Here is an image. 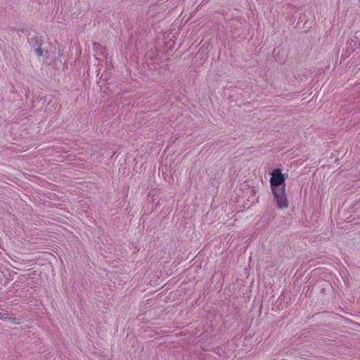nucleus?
Returning <instances> with one entry per match:
<instances>
[{
	"instance_id": "f257e3e1",
	"label": "nucleus",
	"mask_w": 360,
	"mask_h": 360,
	"mask_svg": "<svg viewBox=\"0 0 360 360\" xmlns=\"http://www.w3.org/2000/svg\"><path fill=\"white\" fill-rule=\"evenodd\" d=\"M285 178L278 169L271 172L270 185L278 208L283 209L288 207V202L284 188Z\"/></svg>"
},
{
	"instance_id": "f03ea898",
	"label": "nucleus",
	"mask_w": 360,
	"mask_h": 360,
	"mask_svg": "<svg viewBox=\"0 0 360 360\" xmlns=\"http://www.w3.org/2000/svg\"><path fill=\"white\" fill-rule=\"evenodd\" d=\"M8 318V314L0 312V319L5 320Z\"/></svg>"
},
{
	"instance_id": "7ed1b4c3",
	"label": "nucleus",
	"mask_w": 360,
	"mask_h": 360,
	"mask_svg": "<svg viewBox=\"0 0 360 360\" xmlns=\"http://www.w3.org/2000/svg\"><path fill=\"white\" fill-rule=\"evenodd\" d=\"M36 52H37V53L39 56H42L43 55V51H42V50L41 49H36Z\"/></svg>"
}]
</instances>
